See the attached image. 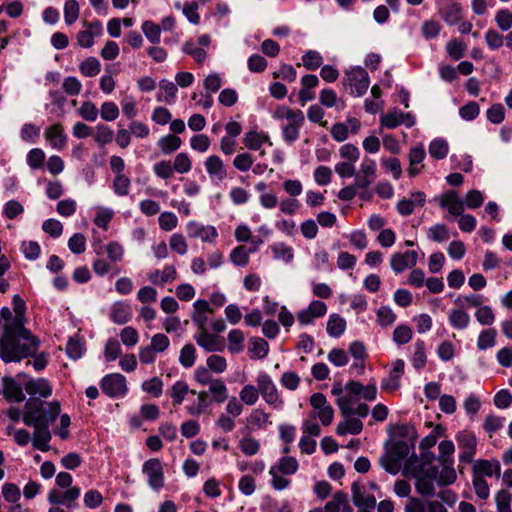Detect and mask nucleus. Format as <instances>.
<instances>
[{"mask_svg":"<svg viewBox=\"0 0 512 512\" xmlns=\"http://www.w3.org/2000/svg\"><path fill=\"white\" fill-rule=\"evenodd\" d=\"M61 406L58 401L42 402L29 399L22 415L23 423L33 426L32 445L35 449L47 452L50 450L52 434L49 426L60 415Z\"/></svg>","mask_w":512,"mask_h":512,"instance_id":"obj_1","label":"nucleus"},{"mask_svg":"<svg viewBox=\"0 0 512 512\" xmlns=\"http://www.w3.org/2000/svg\"><path fill=\"white\" fill-rule=\"evenodd\" d=\"M331 393L336 396V404L343 416L365 418L369 414L368 405L360 402L349 381L344 386L334 384Z\"/></svg>","mask_w":512,"mask_h":512,"instance_id":"obj_2","label":"nucleus"},{"mask_svg":"<svg viewBox=\"0 0 512 512\" xmlns=\"http://www.w3.org/2000/svg\"><path fill=\"white\" fill-rule=\"evenodd\" d=\"M0 319L6 328V334L10 333L20 344H24V349L31 356L35 355L40 344L39 339L15 320V314L12 313L10 308H1Z\"/></svg>","mask_w":512,"mask_h":512,"instance_id":"obj_3","label":"nucleus"},{"mask_svg":"<svg viewBox=\"0 0 512 512\" xmlns=\"http://www.w3.org/2000/svg\"><path fill=\"white\" fill-rule=\"evenodd\" d=\"M273 119L285 121L281 125L283 140L288 143H294L300 135V130L305 122L304 113L299 109H292L286 105H279L273 111Z\"/></svg>","mask_w":512,"mask_h":512,"instance_id":"obj_4","label":"nucleus"},{"mask_svg":"<svg viewBox=\"0 0 512 512\" xmlns=\"http://www.w3.org/2000/svg\"><path fill=\"white\" fill-rule=\"evenodd\" d=\"M256 382L259 387V394L265 403L274 410H282L285 402L271 376L266 372H260L257 375Z\"/></svg>","mask_w":512,"mask_h":512,"instance_id":"obj_5","label":"nucleus"},{"mask_svg":"<svg viewBox=\"0 0 512 512\" xmlns=\"http://www.w3.org/2000/svg\"><path fill=\"white\" fill-rule=\"evenodd\" d=\"M437 475L438 468L430 463L417 467L413 472L417 492L422 495H432L434 484L437 483Z\"/></svg>","mask_w":512,"mask_h":512,"instance_id":"obj_6","label":"nucleus"},{"mask_svg":"<svg viewBox=\"0 0 512 512\" xmlns=\"http://www.w3.org/2000/svg\"><path fill=\"white\" fill-rule=\"evenodd\" d=\"M343 81L346 85L350 86L351 94L356 97L364 95L370 84L367 71L360 66H355L347 70Z\"/></svg>","mask_w":512,"mask_h":512,"instance_id":"obj_7","label":"nucleus"},{"mask_svg":"<svg viewBox=\"0 0 512 512\" xmlns=\"http://www.w3.org/2000/svg\"><path fill=\"white\" fill-rule=\"evenodd\" d=\"M142 473L147 478L148 486L158 492L165 484L164 468L162 462L157 458H150L142 465Z\"/></svg>","mask_w":512,"mask_h":512,"instance_id":"obj_8","label":"nucleus"},{"mask_svg":"<svg viewBox=\"0 0 512 512\" xmlns=\"http://www.w3.org/2000/svg\"><path fill=\"white\" fill-rule=\"evenodd\" d=\"M212 38L209 34H202L197 41L187 40L182 45V52L189 55L197 64L204 63L208 58L206 48L210 46Z\"/></svg>","mask_w":512,"mask_h":512,"instance_id":"obj_9","label":"nucleus"},{"mask_svg":"<svg viewBox=\"0 0 512 512\" xmlns=\"http://www.w3.org/2000/svg\"><path fill=\"white\" fill-rule=\"evenodd\" d=\"M100 387L110 398H122L128 392L126 378L120 373L105 375L100 381Z\"/></svg>","mask_w":512,"mask_h":512,"instance_id":"obj_10","label":"nucleus"},{"mask_svg":"<svg viewBox=\"0 0 512 512\" xmlns=\"http://www.w3.org/2000/svg\"><path fill=\"white\" fill-rule=\"evenodd\" d=\"M310 405L312 407V411L309 414L310 416L319 418L324 426H328L332 423L334 409L328 403L324 394L320 392L312 394L310 397Z\"/></svg>","mask_w":512,"mask_h":512,"instance_id":"obj_11","label":"nucleus"},{"mask_svg":"<svg viewBox=\"0 0 512 512\" xmlns=\"http://www.w3.org/2000/svg\"><path fill=\"white\" fill-rule=\"evenodd\" d=\"M380 128L395 129L400 125L411 128L415 125L416 119L412 113H404L398 108H393L380 116Z\"/></svg>","mask_w":512,"mask_h":512,"instance_id":"obj_12","label":"nucleus"},{"mask_svg":"<svg viewBox=\"0 0 512 512\" xmlns=\"http://www.w3.org/2000/svg\"><path fill=\"white\" fill-rule=\"evenodd\" d=\"M455 439L459 449L461 450L459 454L460 462H472L477 447V439L474 433L467 430H462L456 434Z\"/></svg>","mask_w":512,"mask_h":512,"instance_id":"obj_13","label":"nucleus"},{"mask_svg":"<svg viewBox=\"0 0 512 512\" xmlns=\"http://www.w3.org/2000/svg\"><path fill=\"white\" fill-rule=\"evenodd\" d=\"M81 490L77 486L68 488L64 492L51 489L48 492L47 500L52 505H62L69 510H73L77 506V500L80 497Z\"/></svg>","mask_w":512,"mask_h":512,"instance_id":"obj_14","label":"nucleus"},{"mask_svg":"<svg viewBox=\"0 0 512 512\" xmlns=\"http://www.w3.org/2000/svg\"><path fill=\"white\" fill-rule=\"evenodd\" d=\"M326 313L327 305L321 300H313L297 313V320L301 326H307L313 324L316 319L324 317Z\"/></svg>","mask_w":512,"mask_h":512,"instance_id":"obj_15","label":"nucleus"},{"mask_svg":"<svg viewBox=\"0 0 512 512\" xmlns=\"http://www.w3.org/2000/svg\"><path fill=\"white\" fill-rule=\"evenodd\" d=\"M186 232L189 238H199L202 242L206 243H214L218 237V231L215 226L203 225L194 220L187 223Z\"/></svg>","mask_w":512,"mask_h":512,"instance_id":"obj_16","label":"nucleus"},{"mask_svg":"<svg viewBox=\"0 0 512 512\" xmlns=\"http://www.w3.org/2000/svg\"><path fill=\"white\" fill-rule=\"evenodd\" d=\"M84 29L77 34V44L82 48H90L95 43V38L103 34V25L99 20L84 22Z\"/></svg>","mask_w":512,"mask_h":512,"instance_id":"obj_17","label":"nucleus"},{"mask_svg":"<svg viewBox=\"0 0 512 512\" xmlns=\"http://www.w3.org/2000/svg\"><path fill=\"white\" fill-rule=\"evenodd\" d=\"M376 161L369 157H364L359 166V171L355 177V185L360 189H366L376 178Z\"/></svg>","mask_w":512,"mask_h":512,"instance_id":"obj_18","label":"nucleus"},{"mask_svg":"<svg viewBox=\"0 0 512 512\" xmlns=\"http://www.w3.org/2000/svg\"><path fill=\"white\" fill-rule=\"evenodd\" d=\"M407 446H397L393 451L387 453L380 459L381 466L390 474H397L402 466V461L407 455Z\"/></svg>","mask_w":512,"mask_h":512,"instance_id":"obj_19","label":"nucleus"},{"mask_svg":"<svg viewBox=\"0 0 512 512\" xmlns=\"http://www.w3.org/2000/svg\"><path fill=\"white\" fill-rule=\"evenodd\" d=\"M441 208L447 209L453 217L462 215L465 210L463 199L456 190H448L442 193L438 198Z\"/></svg>","mask_w":512,"mask_h":512,"instance_id":"obj_20","label":"nucleus"},{"mask_svg":"<svg viewBox=\"0 0 512 512\" xmlns=\"http://www.w3.org/2000/svg\"><path fill=\"white\" fill-rule=\"evenodd\" d=\"M417 262L418 254L416 251L397 252L390 258V266L395 274L416 266Z\"/></svg>","mask_w":512,"mask_h":512,"instance_id":"obj_21","label":"nucleus"},{"mask_svg":"<svg viewBox=\"0 0 512 512\" xmlns=\"http://www.w3.org/2000/svg\"><path fill=\"white\" fill-rule=\"evenodd\" d=\"M405 363L402 359H397L392 363V368L387 378L381 382V388L387 392H394L400 388V380L404 375Z\"/></svg>","mask_w":512,"mask_h":512,"instance_id":"obj_22","label":"nucleus"},{"mask_svg":"<svg viewBox=\"0 0 512 512\" xmlns=\"http://www.w3.org/2000/svg\"><path fill=\"white\" fill-rule=\"evenodd\" d=\"M206 172L214 183L222 182L227 177V169L218 155H210L204 162Z\"/></svg>","mask_w":512,"mask_h":512,"instance_id":"obj_23","label":"nucleus"},{"mask_svg":"<svg viewBox=\"0 0 512 512\" xmlns=\"http://www.w3.org/2000/svg\"><path fill=\"white\" fill-rule=\"evenodd\" d=\"M44 137L49 145L56 150H62L67 143V135L61 124L56 123L45 129Z\"/></svg>","mask_w":512,"mask_h":512,"instance_id":"obj_24","label":"nucleus"},{"mask_svg":"<svg viewBox=\"0 0 512 512\" xmlns=\"http://www.w3.org/2000/svg\"><path fill=\"white\" fill-rule=\"evenodd\" d=\"M245 147L252 151H258L264 144L272 146V141L267 132L250 130L243 137Z\"/></svg>","mask_w":512,"mask_h":512,"instance_id":"obj_25","label":"nucleus"},{"mask_svg":"<svg viewBox=\"0 0 512 512\" xmlns=\"http://www.w3.org/2000/svg\"><path fill=\"white\" fill-rule=\"evenodd\" d=\"M405 512H448L447 509L436 501H423L418 498H410L405 506Z\"/></svg>","mask_w":512,"mask_h":512,"instance_id":"obj_26","label":"nucleus"},{"mask_svg":"<svg viewBox=\"0 0 512 512\" xmlns=\"http://www.w3.org/2000/svg\"><path fill=\"white\" fill-rule=\"evenodd\" d=\"M352 498L356 506L376 507V498L365 485L354 482L352 484Z\"/></svg>","mask_w":512,"mask_h":512,"instance_id":"obj_27","label":"nucleus"},{"mask_svg":"<svg viewBox=\"0 0 512 512\" xmlns=\"http://www.w3.org/2000/svg\"><path fill=\"white\" fill-rule=\"evenodd\" d=\"M271 424L270 414L261 408L253 409L246 417L247 428L253 431L264 430Z\"/></svg>","mask_w":512,"mask_h":512,"instance_id":"obj_28","label":"nucleus"},{"mask_svg":"<svg viewBox=\"0 0 512 512\" xmlns=\"http://www.w3.org/2000/svg\"><path fill=\"white\" fill-rule=\"evenodd\" d=\"M109 316L115 324H126L132 318V308L124 301H116L111 305Z\"/></svg>","mask_w":512,"mask_h":512,"instance_id":"obj_29","label":"nucleus"},{"mask_svg":"<svg viewBox=\"0 0 512 512\" xmlns=\"http://www.w3.org/2000/svg\"><path fill=\"white\" fill-rule=\"evenodd\" d=\"M473 473L475 476H480L484 478V476L499 477L501 473V465L500 462L496 459L494 460H478L473 465Z\"/></svg>","mask_w":512,"mask_h":512,"instance_id":"obj_30","label":"nucleus"},{"mask_svg":"<svg viewBox=\"0 0 512 512\" xmlns=\"http://www.w3.org/2000/svg\"><path fill=\"white\" fill-rule=\"evenodd\" d=\"M196 343L207 352H217L223 350V344L219 338L205 330H202L194 336Z\"/></svg>","mask_w":512,"mask_h":512,"instance_id":"obj_31","label":"nucleus"},{"mask_svg":"<svg viewBox=\"0 0 512 512\" xmlns=\"http://www.w3.org/2000/svg\"><path fill=\"white\" fill-rule=\"evenodd\" d=\"M349 382L360 401L372 402L376 400L378 393L376 381L372 380L367 385H363L356 380H350Z\"/></svg>","mask_w":512,"mask_h":512,"instance_id":"obj_32","label":"nucleus"},{"mask_svg":"<svg viewBox=\"0 0 512 512\" xmlns=\"http://www.w3.org/2000/svg\"><path fill=\"white\" fill-rule=\"evenodd\" d=\"M25 390L33 397L47 398L52 394V387L44 378L29 380L25 384Z\"/></svg>","mask_w":512,"mask_h":512,"instance_id":"obj_33","label":"nucleus"},{"mask_svg":"<svg viewBox=\"0 0 512 512\" xmlns=\"http://www.w3.org/2000/svg\"><path fill=\"white\" fill-rule=\"evenodd\" d=\"M3 393L7 401L19 403L25 399L22 386L13 378H3Z\"/></svg>","mask_w":512,"mask_h":512,"instance_id":"obj_34","label":"nucleus"},{"mask_svg":"<svg viewBox=\"0 0 512 512\" xmlns=\"http://www.w3.org/2000/svg\"><path fill=\"white\" fill-rule=\"evenodd\" d=\"M177 277V271L173 265H165L163 270H154L148 274V280L154 285H164L172 282Z\"/></svg>","mask_w":512,"mask_h":512,"instance_id":"obj_35","label":"nucleus"},{"mask_svg":"<svg viewBox=\"0 0 512 512\" xmlns=\"http://www.w3.org/2000/svg\"><path fill=\"white\" fill-rule=\"evenodd\" d=\"M178 88L175 83L167 79H162L159 82V91L157 93V100L165 102L169 105L174 104L176 101Z\"/></svg>","mask_w":512,"mask_h":512,"instance_id":"obj_36","label":"nucleus"},{"mask_svg":"<svg viewBox=\"0 0 512 512\" xmlns=\"http://www.w3.org/2000/svg\"><path fill=\"white\" fill-rule=\"evenodd\" d=\"M210 311L209 302L204 299H198L193 303L192 321L201 329L208 321L207 312Z\"/></svg>","mask_w":512,"mask_h":512,"instance_id":"obj_37","label":"nucleus"},{"mask_svg":"<svg viewBox=\"0 0 512 512\" xmlns=\"http://www.w3.org/2000/svg\"><path fill=\"white\" fill-rule=\"evenodd\" d=\"M448 321L453 329L465 330L471 322V317L464 309L454 308L448 314Z\"/></svg>","mask_w":512,"mask_h":512,"instance_id":"obj_38","label":"nucleus"},{"mask_svg":"<svg viewBox=\"0 0 512 512\" xmlns=\"http://www.w3.org/2000/svg\"><path fill=\"white\" fill-rule=\"evenodd\" d=\"M345 420L337 425L338 435L352 434L357 435L363 430V423L360 419L351 416H344Z\"/></svg>","mask_w":512,"mask_h":512,"instance_id":"obj_39","label":"nucleus"},{"mask_svg":"<svg viewBox=\"0 0 512 512\" xmlns=\"http://www.w3.org/2000/svg\"><path fill=\"white\" fill-rule=\"evenodd\" d=\"M346 320L337 313L329 316L327 321V334L332 338H339L346 330Z\"/></svg>","mask_w":512,"mask_h":512,"instance_id":"obj_40","label":"nucleus"},{"mask_svg":"<svg viewBox=\"0 0 512 512\" xmlns=\"http://www.w3.org/2000/svg\"><path fill=\"white\" fill-rule=\"evenodd\" d=\"M227 341V348L231 354H238L244 350L245 335L240 329L230 330Z\"/></svg>","mask_w":512,"mask_h":512,"instance_id":"obj_41","label":"nucleus"},{"mask_svg":"<svg viewBox=\"0 0 512 512\" xmlns=\"http://www.w3.org/2000/svg\"><path fill=\"white\" fill-rule=\"evenodd\" d=\"M271 251L273 258L276 260L282 261L286 264H289L293 261L294 249L283 242L273 244L271 246Z\"/></svg>","mask_w":512,"mask_h":512,"instance_id":"obj_42","label":"nucleus"},{"mask_svg":"<svg viewBox=\"0 0 512 512\" xmlns=\"http://www.w3.org/2000/svg\"><path fill=\"white\" fill-rule=\"evenodd\" d=\"M157 145L164 155H169L181 147L182 140L176 135L168 134L162 136Z\"/></svg>","mask_w":512,"mask_h":512,"instance_id":"obj_43","label":"nucleus"},{"mask_svg":"<svg viewBox=\"0 0 512 512\" xmlns=\"http://www.w3.org/2000/svg\"><path fill=\"white\" fill-rule=\"evenodd\" d=\"M208 392L212 395L213 400L216 403H223L228 398V389L225 382L222 379L215 378L208 385Z\"/></svg>","mask_w":512,"mask_h":512,"instance_id":"obj_44","label":"nucleus"},{"mask_svg":"<svg viewBox=\"0 0 512 512\" xmlns=\"http://www.w3.org/2000/svg\"><path fill=\"white\" fill-rule=\"evenodd\" d=\"M248 350L252 358L263 359L268 355L269 345L261 337H252L249 341Z\"/></svg>","mask_w":512,"mask_h":512,"instance_id":"obj_45","label":"nucleus"},{"mask_svg":"<svg viewBox=\"0 0 512 512\" xmlns=\"http://www.w3.org/2000/svg\"><path fill=\"white\" fill-rule=\"evenodd\" d=\"M141 30L143 34L145 35L146 39L154 44L157 45L160 43L161 40V27L160 25L154 23L151 20H146L142 23Z\"/></svg>","mask_w":512,"mask_h":512,"instance_id":"obj_46","label":"nucleus"},{"mask_svg":"<svg viewBox=\"0 0 512 512\" xmlns=\"http://www.w3.org/2000/svg\"><path fill=\"white\" fill-rule=\"evenodd\" d=\"M428 150L431 157L441 160L448 155L449 145L444 138H435L430 142Z\"/></svg>","mask_w":512,"mask_h":512,"instance_id":"obj_47","label":"nucleus"},{"mask_svg":"<svg viewBox=\"0 0 512 512\" xmlns=\"http://www.w3.org/2000/svg\"><path fill=\"white\" fill-rule=\"evenodd\" d=\"M411 362L416 370H421L425 367L427 356L425 352V343L423 340H417L414 343V351L411 357Z\"/></svg>","mask_w":512,"mask_h":512,"instance_id":"obj_48","label":"nucleus"},{"mask_svg":"<svg viewBox=\"0 0 512 512\" xmlns=\"http://www.w3.org/2000/svg\"><path fill=\"white\" fill-rule=\"evenodd\" d=\"M271 467L275 468L283 475H293L297 472L299 464L294 457L284 456L278 460L277 464Z\"/></svg>","mask_w":512,"mask_h":512,"instance_id":"obj_49","label":"nucleus"},{"mask_svg":"<svg viewBox=\"0 0 512 512\" xmlns=\"http://www.w3.org/2000/svg\"><path fill=\"white\" fill-rule=\"evenodd\" d=\"M497 331L494 328L482 330L477 339V348L479 350H487L496 345Z\"/></svg>","mask_w":512,"mask_h":512,"instance_id":"obj_50","label":"nucleus"},{"mask_svg":"<svg viewBox=\"0 0 512 512\" xmlns=\"http://www.w3.org/2000/svg\"><path fill=\"white\" fill-rule=\"evenodd\" d=\"M380 164L386 172L391 173L394 179L398 180L402 176V166L398 158L381 157Z\"/></svg>","mask_w":512,"mask_h":512,"instance_id":"obj_51","label":"nucleus"},{"mask_svg":"<svg viewBox=\"0 0 512 512\" xmlns=\"http://www.w3.org/2000/svg\"><path fill=\"white\" fill-rule=\"evenodd\" d=\"M79 70L85 77H95L100 73L101 63L96 57H88L80 63Z\"/></svg>","mask_w":512,"mask_h":512,"instance_id":"obj_52","label":"nucleus"},{"mask_svg":"<svg viewBox=\"0 0 512 512\" xmlns=\"http://www.w3.org/2000/svg\"><path fill=\"white\" fill-rule=\"evenodd\" d=\"M250 254H253L245 246H237L230 253V261L240 267H245L249 263Z\"/></svg>","mask_w":512,"mask_h":512,"instance_id":"obj_53","label":"nucleus"},{"mask_svg":"<svg viewBox=\"0 0 512 512\" xmlns=\"http://www.w3.org/2000/svg\"><path fill=\"white\" fill-rule=\"evenodd\" d=\"M301 59H302L303 66L307 70H311V71L318 69L319 67L322 66V63H323L322 55L320 54V52H318L316 50L306 51L302 55Z\"/></svg>","mask_w":512,"mask_h":512,"instance_id":"obj_54","label":"nucleus"},{"mask_svg":"<svg viewBox=\"0 0 512 512\" xmlns=\"http://www.w3.org/2000/svg\"><path fill=\"white\" fill-rule=\"evenodd\" d=\"M259 387H255L254 385L247 384L242 387L239 392V399L242 403L252 406L256 404L259 399Z\"/></svg>","mask_w":512,"mask_h":512,"instance_id":"obj_55","label":"nucleus"},{"mask_svg":"<svg viewBox=\"0 0 512 512\" xmlns=\"http://www.w3.org/2000/svg\"><path fill=\"white\" fill-rule=\"evenodd\" d=\"M376 321L381 327L391 326L396 321V314L390 306H381L376 311Z\"/></svg>","mask_w":512,"mask_h":512,"instance_id":"obj_56","label":"nucleus"},{"mask_svg":"<svg viewBox=\"0 0 512 512\" xmlns=\"http://www.w3.org/2000/svg\"><path fill=\"white\" fill-rule=\"evenodd\" d=\"M427 238L433 242H444L449 238L448 228L442 223L434 224L428 228Z\"/></svg>","mask_w":512,"mask_h":512,"instance_id":"obj_57","label":"nucleus"},{"mask_svg":"<svg viewBox=\"0 0 512 512\" xmlns=\"http://www.w3.org/2000/svg\"><path fill=\"white\" fill-rule=\"evenodd\" d=\"M461 18L462 8L458 3L450 4L443 13L444 21L450 26L460 23Z\"/></svg>","mask_w":512,"mask_h":512,"instance_id":"obj_58","label":"nucleus"},{"mask_svg":"<svg viewBox=\"0 0 512 512\" xmlns=\"http://www.w3.org/2000/svg\"><path fill=\"white\" fill-rule=\"evenodd\" d=\"M80 8L76 0H67L64 4V21L67 25L75 23L79 17Z\"/></svg>","mask_w":512,"mask_h":512,"instance_id":"obj_59","label":"nucleus"},{"mask_svg":"<svg viewBox=\"0 0 512 512\" xmlns=\"http://www.w3.org/2000/svg\"><path fill=\"white\" fill-rule=\"evenodd\" d=\"M12 305L15 314V320L20 322L22 326L25 327L27 323L25 301L18 294H15L12 298Z\"/></svg>","mask_w":512,"mask_h":512,"instance_id":"obj_60","label":"nucleus"},{"mask_svg":"<svg viewBox=\"0 0 512 512\" xmlns=\"http://www.w3.org/2000/svg\"><path fill=\"white\" fill-rule=\"evenodd\" d=\"M195 360V347L192 344H185L180 350L179 363L185 368H190L194 365Z\"/></svg>","mask_w":512,"mask_h":512,"instance_id":"obj_61","label":"nucleus"},{"mask_svg":"<svg viewBox=\"0 0 512 512\" xmlns=\"http://www.w3.org/2000/svg\"><path fill=\"white\" fill-rule=\"evenodd\" d=\"M206 367L216 373L221 374L226 371L227 369V360L225 357L217 354H212L206 359Z\"/></svg>","mask_w":512,"mask_h":512,"instance_id":"obj_62","label":"nucleus"},{"mask_svg":"<svg viewBox=\"0 0 512 512\" xmlns=\"http://www.w3.org/2000/svg\"><path fill=\"white\" fill-rule=\"evenodd\" d=\"M439 455L444 464L453 465L455 445L451 440H443L438 445Z\"/></svg>","mask_w":512,"mask_h":512,"instance_id":"obj_63","label":"nucleus"},{"mask_svg":"<svg viewBox=\"0 0 512 512\" xmlns=\"http://www.w3.org/2000/svg\"><path fill=\"white\" fill-rule=\"evenodd\" d=\"M122 354L120 342L115 338H110L106 342L104 349V357L106 361L111 362L116 360Z\"/></svg>","mask_w":512,"mask_h":512,"instance_id":"obj_64","label":"nucleus"}]
</instances>
